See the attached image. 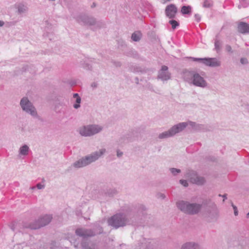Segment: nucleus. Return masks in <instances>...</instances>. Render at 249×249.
<instances>
[{
	"label": "nucleus",
	"instance_id": "1",
	"mask_svg": "<svg viewBox=\"0 0 249 249\" xmlns=\"http://www.w3.org/2000/svg\"><path fill=\"white\" fill-rule=\"evenodd\" d=\"M182 77L183 80L190 85L202 89L208 87V83L207 81L196 71L185 70L183 72Z\"/></svg>",
	"mask_w": 249,
	"mask_h": 249
},
{
	"label": "nucleus",
	"instance_id": "2",
	"mask_svg": "<svg viewBox=\"0 0 249 249\" xmlns=\"http://www.w3.org/2000/svg\"><path fill=\"white\" fill-rule=\"evenodd\" d=\"M202 205L205 206L204 213V218L209 222H215L219 217V210L216 204L211 199H206L203 201Z\"/></svg>",
	"mask_w": 249,
	"mask_h": 249
},
{
	"label": "nucleus",
	"instance_id": "3",
	"mask_svg": "<svg viewBox=\"0 0 249 249\" xmlns=\"http://www.w3.org/2000/svg\"><path fill=\"white\" fill-rule=\"evenodd\" d=\"M107 152L105 148H103L98 151H95L86 156L83 157L73 163V167L79 168L86 166L92 162L97 160L102 157Z\"/></svg>",
	"mask_w": 249,
	"mask_h": 249
},
{
	"label": "nucleus",
	"instance_id": "4",
	"mask_svg": "<svg viewBox=\"0 0 249 249\" xmlns=\"http://www.w3.org/2000/svg\"><path fill=\"white\" fill-rule=\"evenodd\" d=\"M103 129L102 125L92 124L81 126L78 128V132L82 137H90L100 133Z\"/></svg>",
	"mask_w": 249,
	"mask_h": 249
},
{
	"label": "nucleus",
	"instance_id": "5",
	"mask_svg": "<svg viewBox=\"0 0 249 249\" xmlns=\"http://www.w3.org/2000/svg\"><path fill=\"white\" fill-rule=\"evenodd\" d=\"M176 206L181 212L189 214H196L202 208L201 204L196 203H190L183 200L178 201L176 203Z\"/></svg>",
	"mask_w": 249,
	"mask_h": 249
},
{
	"label": "nucleus",
	"instance_id": "6",
	"mask_svg": "<svg viewBox=\"0 0 249 249\" xmlns=\"http://www.w3.org/2000/svg\"><path fill=\"white\" fill-rule=\"evenodd\" d=\"M22 110L34 118H38L39 115L33 103L27 97L22 98L19 102Z\"/></svg>",
	"mask_w": 249,
	"mask_h": 249
},
{
	"label": "nucleus",
	"instance_id": "7",
	"mask_svg": "<svg viewBox=\"0 0 249 249\" xmlns=\"http://www.w3.org/2000/svg\"><path fill=\"white\" fill-rule=\"evenodd\" d=\"M76 19L78 22L83 25L89 26H94L95 28H101L103 24L92 17L88 16L85 15H80L78 16Z\"/></svg>",
	"mask_w": 249,
	"mask_h": 249
},
{
	"label": "nucleus",
	"instance_id": "8",
	"mask_svg": "<svg viewBox=\"0 0 249 249\" xmlns=\"http://www.w3.org/2000/svg\"><path fill=\"white\" fill-rule=\"evenodd\" d=\"M129 223L128 219L124 214H116L108 220V223L115 228L123 227Z\"/></svg>",
	"mask_w": 249,
	"mask_h": 249
},
{
	"label": "nucleus",
	"instance_id": "9",
	"mask_svg": "<svg viewBox=\"0 0 249 249\" xmlns=\"http://www.w3.org/2000/svg\"><path fill=\"white\" fill-rule=\"evenodd\" d=\"M185 177L189 181L198 185H203L205 183V178L197 175L196 172L193 170H188L185 174Z\"/></svg>",
	"mask_w": 249,
	"mask_h": 249
},
{
	"label": "nucleus",
	"instance_id": "10",
	"mask_svg": "<svg viewBox=\"0 0 249 249\" xmlns=\"http://www.w3.org/2000/svg\"><path fill=\"white\" fill-rule=\"evenodd\" d=\"M194 61H198L206 66L210 67H218L221 65L220 60L216 58H191Z\"/></svg>",
	"mask_w": 249,
	"mask_h": 249
},
{
	"label": "nucleus",
	"instance_id": "11",
	"mask_svg": "<svg viewBox=\"0 0 249 249\" xmlns=\"http://www.w3.org/2000/svg\"><path fill=\"white\" fill-rule=\"evenodd\" d=\"M52 218V215L50 214L43 215L38 218L37 221L32 223L30 227L32 229H39L48 225L51 221Z\"/></svg>",
	"mask_w": 249,
	"mask_h": 249
},
{
	"label": "nucleus",
	"instance_id": "12",
	"mask_svg": "<svg viewBox=\"0 0 249 249\" xmlns=\"http://www.w3.org/2000/svg\"><path fill=\"white\" fill-rule=\"evenodd\" d=\"M168 70V68L166 66H162L158 72V79H160L162 81L170 79L171 73Z\"/></svg>",
	"mask_w": 249,
	"mask_h": 249
},
{
	"label": "nucleus",
	"instance_id": "13",
	"mask_svg": "<svg viewBox=\"0 0 249 249\" xmlns=\"http://www.w3.org/2000/svg\"><path fill=\"white\" fill-rule=\"evenodd\" d=\"M187 126V124L185 122H181L174 125L170 128V130L174 137L177 134L182 132Z\"/></svg>",
	"mask_w": 249,
	"mask_h": 249
},
{
	"label": "nucleus",
	"instance_id": "14",
	"mask_svg": "<svg viewBox=\"0 0 249 249\" xmlns=\"http://www.w3.org/2000/svg\"><path fill=\"white\" fill-rule=\"evenodd\" d=\"M177 12L178 8L174 4H170L167 5L165 9L166 16L169 18H175Z\"/></svg>",
	"mask_w": 249,
	"mask_h": 249
},
{
	"label": "nucleus",
	"instance_id": "15",
	"mask_svg": "<svg viewBox=\"0 0 249 249\" xmlns=\"http://www.w3.org/2000/svg\"><path fill=\"white\" fill-rule=\"evenodd\" d=\"M180 249H202L200 245L197 242L188 241L183 243Z\"/></svg>",
	"mask_w": 249,
	"mask_h": 249
},
{
	"label": "nucleus",
	"instance_id": "16",
	"mask_svg": "<svg viewBox=\"0 0 249 249\" xmlns=\"http://www.w3.org/2000/svg\"><path fill=\"white\" fill-rule=\"evenodd\" d=\"M76 234L84 238L92 236L95 234V232L92 231L91 230H88L85 229H78L75 231Z\"/></svg>",
	"mask_w": 249,
	"mask_h": 249
},
{
	"label": "nucleus",
	"instance_id": "17",
	"mask_svg": "<svg viewBox=\"0 0 249 249\" xmlns=\"http://www.w3.org/2000/svg\"><path fill=\"white\" fill-rule=\"evenodd\" d=\"M237 30L240 33L243 34H249V24L245 22H240L238 24Z\"/></svg>",
	"mask_w": 249,
	"mask_h": 249
},
{
	"label": "nucleus",
	"instance_id": "18",
	"mask_svg": "<svg viewBox=\"0 0 249 249\" xmlns=\"http://www.w3.org/2000/svg\"><path fill=\"white\" fill-rule=\"evenodd\" d=\"M173 137L170 129L159 134L158 138L159 139H165Z\"/></svg>",
	"mask_w": 249,
	"mask_h": 249
},
{
	"label": "nucleus",
	"instance_id": "19",
	"mask_svg": "<svg viewBox=\"0 0 249 249\" xmlns=\"http://www.w3.org/2000/svg\"><path fill=\"white\" fill-rule=\"evenodd\" d=\"M73 98L75 99V103L73 106V107L75 109L79 108L80 107V103L81 102V97L79 96L78 93H74Z\"/></svg>",
	"mask_w": 249,
	"mask_h": 249
},
{
	"label": "nucleus",
	"instance_id": "20",
	"mask_svg": "<svg viewBox=\"0 0 249 249\" xmlns=\"http://www.w3.org/2000/svg\"><path fill=\"white\" fill-rule=\"evenodd\" d=\"M185 123L187 124V126L188 125L191 126L193 129H194L196 130H200L203 127V126L202 124H198L195 122L192 121H187Z\"/></svg>",
	"mask_w": 249,
	"mask_h": 249
},
{
	"label": "nucleus",
	"instance_id": "21",
	"mask_svg": "<svg viewBox=\"0 0 249 249\" xmlns=\"http://www.w3.org/2000/svg\"><path fill=\"white\" fill-rule=\"evenodd\" d=\"M29 152V147L26 145L24 144L21 146L18 150L19 155L21 156H27Z\"/></svg>",
	"mask_w": 249,
	"mask_h": 249
},
{
	"label": "nucleus",
	"instance_id": "22",
	"mask_svg": "<svg viewBox=\"0 0 249 249\" xmlns=\"http://www.w3.org/2000/svg\"><path fill=\"white\" fill-rule=\"evenodd\" d=\"M142 35L139 31L134 32L131 35V39L134 41H139L142 38Z\"/></svg>",
	"mask_w": 249,
	"mask_h": 249
},
{
	"label": "nucleus",
	"instance_id": "23",
	"mask_svg": "<svg viewBox=\"0 0 249 249\" xmlns=\"http://www.w3.org/2000/svg\"><path fill=\"white\" fill-rule=\"evenodd\" d=\"M133 141L132 139H128L127 136H123L118 140V143L119 144H124Z\"/></svg>",
	"mask_w": 249,
	"mask_h": 249
},
{
	"label": "nucleus",
	"instance_id": "24",
	"mask_svg": "<svg viewBox=\"0 0 249 249\" xmlns=\"http://www.w3.org/2000/svg\"><path fill=\"white\" fill-rule=\"evenodd\" d=\"M82 246L84 249H96L95 245L91 243H83Z\"/></svg>",
	"mask_w": 249,
	"mask_h": 249
},
{
	"label": "nucleus",
	"instance_id": "25",
	"mask_svg": "<svg viewBox=\"0 0 249 249\" xmlns=\"http://www.w3.org/2000/svg\"><path fill=\"white\" fill-rule=\"evenodd\" d=\"M191 9L190 6H183L181 8V12L183 14H188L191 13Z\"/></svg>",
	"mask_w": 249,
	"mask_h": 249
},
{
	"label": "nucleus",
	"instance_id": "26",
	"mask_svg": "<svg viewBox=\"0 0 249 249\" xmlns=\"http://www.w3.org/2000/svg\"><path fill=\"white\" fill-rule=\"evenodd\" d=\"M27 7L24 5H20L18 7V12L19 14H22L26 12Z\"/></svg>",
	"mask_w": 249,
	"mask_h": 249
},
{
	"label": "nucleus",
	"instance_id": "27",
	"mask_svg": "<svg viewBox=\"0 0 249 249\" xmlns=\"http://www.w3.org/2000/svg\"><path fill=\"white\" fill-rule=\"evenodd\" d=\"M213 5V2L210 0H205L203 3V7L210 8Z\"/></svg>",
	"mask_w": 249,
	"mask_h": 249
},
{
	"label": "nucleus",
	"instance_id": "28",
	"mask_svg": "<svg viewBox=\"0 0 249 249\" xmlns=\"http://www.w3.org/2000/svg\"><path fill=\"white\" fill-rule=\"evenodd\" d=\"M169 170L174 176H177L178 174L181 173V170L180 169L175 168H171Z\"/></svg>",
	"mask_w": 249,
	"mask_h": 249
},
{
	"label": "nucleus",
	"instance_id": "29",
	"mask_svg": "<svg viewBox=\"0 0 249 249\" xmlns=\"http://www.w3.org/2000/svg\"><path fill=\"white\" fill-rule=\"evenodd\" d=\"M169 22L172 25L173 29H176L177 27L179 26V23L175 20H170Z\"/></svg>",
	"mask_w": 249,
	"mask_h": 249
},
{
	"label": "nucleus",
	"instance_id": "30",
	"mask_svg": "<svg viewBox=\"0 0 249 249\" xmlns=\"http://www.w3.org/2000/svg\"><path fill=\"white\" fill-rule=\"evenodd\" d=\"M221 45V43L219 40H215L214 47H215V49L216 50V51H218L220 50Z\"/></svg>",
	"mask_w": 249,
	"mask_h": 249
},
{
	"label": "nucleus",
	"instance_id": "31",
	"mask_svg": "<svg viewBox=\"0 0 249 249\" xmlns=\"http://www.w3.org/2000/svg\"><path fill=\"white\" fill-rule=\"evenodd\" d=\"M231 206L233 208V209L234 210V214L235 216H237L238 215V210H237V208L236 206H235L233 203H231Z\"/></svg>",
	"mask_w": 249,
	"mask_h": 249
},
{
	"label": "nucleus",
	"instance_id": "32",
	"mask_svg": "<svg viewBox=\"0 0 249 249\" xmlns=\"http://www.w3.org/2000/svg\"><path fill=\"white\" fill-rule=\"evenodd\" d=\"M179 183L184 187H187L188 186V182L186 180L180 179L179 180Z\"/></svg>",
	"mask_w": 249,
	"mask_h": 249
},
{
	"label": "nucleus",
	"instance_id": "33",
	"mask_svg": "<svg viewBox=\"0 0 249 249\" xmlns=\"http://www.w3.org/2000/svg\"><path fill=\"white\" fill-rule=\"evenodd\" d=\"M116 155L117 157L121 158L123 155V152L119 149L116 150Z\"/></svg>",
	"mask_w": 249,
	"mask_h": 249
},
{
	"label": "nucleus",
	"instance_id": "34",
	"mask_svg": "<svg viewBox=\"0 0 249 249\" xmlns=\"http://www.w3.org/2000/svg\"><path fill=\"white\" fill-rule=\"evenodd\" d=\"M225 49H226V51H227L229 53H232V48L230 45H227L225 47Z\"/></svg>",
	"mask_w": 249,
	"mask_h": 249
},
{
	"label": "nucleus",
	"instance_id": "35",
	"mask_svg": "<svg viewBox=\"0 0 249 249\" xmlns=\"http://www.w3.org/2000/svg\"><path fill=\"white\" fill-rule=\"evenodd\" d=\"M240 62L243 65H246L248 63V61L246 58H242L240 59Z\"/></svg>",
	"mask_w": 249,
	"mask_h": 249
},
{
	"label": "nucleus",
	"instance_id": "36",
	"mask_svg": "<svg viewBox=\"0 0 249 249\" xmlns=\"http://www.w3.org/2000/svg\"><path fill=\"white\" fill-rule=\"evenodd\" d=\"M158 198H161L162 199H164L165 198L166 196L164 194L160 193L158 195Z\"/></svg>",
	"mask_w": 249,
	"mask_h": 249
},
{
	"label": "nucleus",
	"instance_id": "37",
	"mask_svg": "<svg viewBox=\"0 0 249 249\" xmlns=\"http://www.w3.org/2000/svg\"><path fill=\"white\" fill-rule=\"evenodd\" d=\"M36 187L38 189H42L44 188L45 186L43 184H41L40 183H38L36 185Z\"/></svg>",
	"mask_w": 249,
	"mask_h": 249
},
{
	"label": "nucleus",
	"instance_id": "38",
	"mask_svg": "<svg viewBox=\"0 0 249 249\" xmlns=\"http://www.w3.org/2000/svg\"><path fill=\"white\" fill-rule=\"evenodd\" d=\"M97 87H98V84L96 82H93L91 84V87L93 89H95L96 88H97Z\"/></svg>",
	"mask_w": 249,
	"mask_h": 249
},
{
	"label": "nucleus",
	"instance_id": "39",
	"mask_svg": "<svg viewBox=\"0 0 249 249\" xmlns=\"http://www.w3.org/2000/svg\"><path fill=\"white\" fill-rule=\"evenodd\" d=\"M195 18L196 19L197 21H199L200 20V16L198 14H196L195 15Z\"/></svg>",
	"mask_w": 249,
	"mask_h": 249
},
{
	"label": "nucleus",
	"instance_id": "40",
	"mask_svg": "<svg viewBox=\"0 0 249 249\" xmlns=\"http://www.w3.org/2000/svg\"><path fill=\"white\" fill-rule=\"evenodd\" d=\"M114 65H115V66L116 67H121V65H122L121 62H115L114 63Z\"/></svg>",
	"mask_w": 249,
	"mask_h": 249
},
{
	"label": "nucleus",
	"instance_id": "41",
	"mask_svg": "<svg viewBox=\"0 0 249 249\" xmlns=\"http://www.w3.org/2000/svg\"><path fill=\"white\" fill-rule=\"evenodd\" d=\"M219 196H222V197H223L224 198V199L223 200V201H224L226 199H227V194H224L223 195H219Z\"/></svg>",
	"mask_w": 249,
	"mask_h": 249
},
{
	"label": "nucleus",
	"instance_id": "42",
	"mask_svg": "<svg viewBox=\"0 0 249 249\" xmlns=\"http://www.w3.org/2000/svg\"><path fill=\"white\" fill-rule=\"evenodd\" d=\"M4 25V22L0 20V27Z\"/></svg>",
	"mask_w": 249,
	"mask_h": 249
},
{
	"label": "nucleus",
	"instance_id": "43",
	"mask_svg": "<svg viewBox=\"0 0 249 249\" xmlns=\"http://www.w3.org/2000/svg\"><path fill=\"white\" fill-rule=\"evenodd\" d=\"M136 82L137 84H138V83H139L138 78H136Z\"/></svg>",
	"mask_w": 249,
	"mask_h": 249
},
{
	"label": "nucleus",
	"instance_id": "44",
	"mask_svg": "<svg viewBox=\"0 0 249 249\" xmlns=\"http://www.w3.org/2000/svg\"><path fill=\"white\" fill-rule=\"evenodd\" d=\"M241 2H245L247 0H240Z\"/></svg>",
	"mask_w": 249,
	"mask_h": 249
},
{
	"label": "nucleus",
	"instance_id": "45",
	"mask_svg": "<svg viewBox=\"0 0 249 249\" xmlns=\"http://www.w3.org/2000/svg\"><path fill=\"white\" fill-rule=\"evenodd\" d=\"M32 190H34L35 189V187L33 186L30 188Z\"/></svg>",
	"mask_w": 249,
	"mask_h": 249
},
{
	"label": "nucleus",
	"instance_id": "46",
	"mask_svg": "<svg viewBox=\"0 0 249 249\" xmlns=\"http://www.w3.org/2000/svg\"><path fill=\"white\" fill-rule=\"evenodd\" d=\"M11 229H12V230L13 231H14V230H15V228H14V226H12Z\"/></svg>",
	"mask_w": 249,
	"mask_h": 249
},
{
	"label": "nucleus",
	"instance_id": "47",
	"mask_svg": "<svg viewBox=\"0 0 249 249\" xmlns=\"http://www.w3.org/2000/svg\"><path fill=\"white\" fill-rule=\"evenodd\" d=\"M134 71L138 72V70H134Z\"/></svg>",
	"mask_w": 249,
	"mask_h": 249
}]
</instances>
